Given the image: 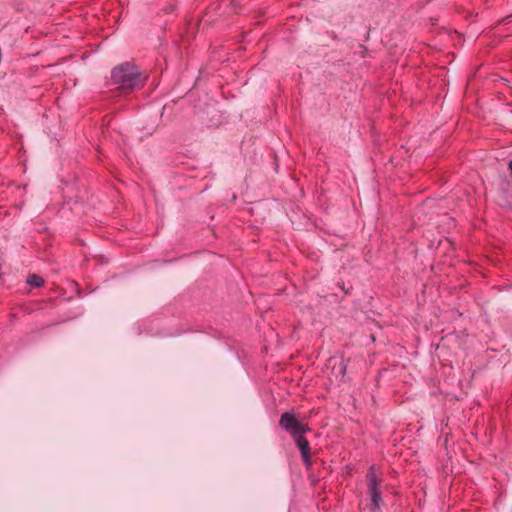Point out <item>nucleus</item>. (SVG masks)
<instances>
[{
  "label": "nucleus",
  "mask_w": 512,
  "mask_h": 512,
  "mask_svg": "<svg viewBox=\"0 0 512 512\" xmlns=\"http://www.w3.org/2000/svg\"><path fill=\"white\" fill-rule=\"evenodd\" d=\"M27 284L32 287H42L44 285V279L36 274H32L27 278Z\"/></svg>",
  "instance_id": "20e7f679"
},
{
  "label": "nucleus",
  "mask_w": 512,
  "mask_h": 512,
  "mask_svg": "<svg viewBox=\"0 0 512 512\" xmlns=\"http://www.w3.org/2000/svg\"><path fill=\"white\" fill-rule=\"evenodd\" d=\"M368 493L371 498V510H377L380 507L382 497L380 492L381 478L377 473L376 467L373 465L368 469L366 474Z\"/></svg>",
  "instance_id": "7ed1b4c3"
},
{
  "label": "nucleus",
  "mask_w": 512,
  "mask_h": 512,
  "mask_svg": "<svg viewBox=\"0 0 512 512\" xmlns=\"http://www.w3.org/2000/svg\"><path fill=\"white\" fill-rule=\"evenodd\" d=\"M111 78L122 93H129L133 89L141 87L145 81V77L142 76L139 69L131 63H124L114 68Z\"/></svg>",
  "instance_id": "f03ea898"
},
{
  "label": "nucleus",
  "mask_w": 512,
  "mask_h": 512,
  "mask_svg": "<svg viewBox=\"0 0 512 512\" xmlns=\"http://www.w3.org/2000/svg\"><path fill=\"white\" fill-rule=\"evenodd\" d=\"M279 425L294 439L304 463L309 466L311 464V449L308 440L303 436L306 432L310 431L308 425L299 422L292 412H284L280 417Z\"/></svg>",
  "instance_id": "f257e3e1"
},
{
  "label": "nucleus",
  "mask_w": 512,
  "mask_h": 512,
  "mask_svg": "<svg viewBox=\"0 0 512 512\" xmlns=\"http://www.w3.org/2000/svg\"><path fill=\"white\" fill-rule=\"evenodd\" d=\"M507 169H508L510 175L512 176V159L508 162Z\"/></svg>",
  "instance_id": "39448f33"
}]
</instances>
